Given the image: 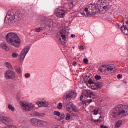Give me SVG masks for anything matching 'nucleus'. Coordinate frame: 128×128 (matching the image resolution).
I'll return each mask as SVG.
<instances>
[{
  "label": "nucleus",
  "mask_w": 128,
  "mask_h": 128,
  "mask_svg": "<svg viewBox=\"0 0 128 128\" xmlns=\"http://www.w3.org/2000/svg\"><path fill=\"white\" fill-rule=\"evenodd\" d=\"M68 8L66 7H60L56 9L55 11V16L59 18H64L66 16V12H68Z\"/></svg>",
  "instance_id": "423d86ee"
},
{
  "label": "nucleus",
  "mask_w": 128,
  "mask_h": 128,
  "mask_svg": "<svg viewBox=\"0 0 128 128\" xmlns=\"http://www.w3.org/2000/svg\"><path fill=\"white\" fill-rule=\"evenodd\" d=\"M95 78L96 80H102V76H96Z\"/></svg>",
  "instance_id": "f704fd0d"
},
{
  "label": "nucleus",
  "mask_w": 128,
  "mask_h": 128,
  "mask_svg": "<svg viewBox=\"0 0 128 128\" xmlns=\"http://www.w3.org/2000/svg\"><path fill=\"white\" fill-rule=\"evenodd\" d=\"M44 122L42 120H39L36 118L32 119V126H42Z\"/></svg>",
  "instance_id": "2eb2a0df"
},
{
  "label": "nucleus",
  "mask_w": 128,
  "mask_h": 128,
  "mask_svg": "<svg viewBox=\"0 0 128 128\" xmlns=\"http://www.w3.org/2000/svg\"><path fill=\"white\" fill-rule=\"evenodd\" d=\"M0 122H2L4 124H10L12 121H10V118L6 116H3L0 118Z\"/></svg>",
  "instance_id": "4468645a"
},
{
  "label": "nucleus",
  "mask_w": 128,
  "mask_h": 128,
  "mask_svg": "<svg viewBox=\"0 0 128 128\" xmlns=\"http://www.w3.org/2000/svg\"><path fill=\"white\" fill-rule=\"evenodd\" d=\"M74 106V104L72 102L68 103L66 106V110L68 112H72V106Z\"/></svg>",
  "instance_id": "a211bd4d"
},
{
  "label": "nucleus",
  "mask_w": 128,
  "mask_h": 128,
  "mask_svg": "<svg viewBox=\"0 0 128 128\" xmlns=\"http://www.w3.org/2000/svg\"><path fill=\"white\" fill-rule=\"evenodd\" d=\"M100 128H108V126H104L103 124L100 125Z\"/></svg>",
  "instance_id": "79ce46f5"
},
{
  "label": "nucleus",
  "mask_w": 128,
  "mask_h": 128,
  "mask_svg": "<svg viewBox=\"0 0 128 128\" xmlns=\"http://www.w3.org/2000/svg\"><path fill=\"white\" fill-rule=\"evenodd\" d=\"M51 22H52V20H51Z\"/></svg>",
  "instance_id": "603ef678"
},
{
  "label": "nucleus",
  "mask_w": 128,
  "mask_h": 128,
  "mask_svg": "<svg viewBox=\"0 0 128 128\" xmlns=\"http://www.w3.org/2000/svg\"><path fill=\"white\" fill-rule=\"evenodd\" d=\"M30 46H28L22 50L20 56V62H24V60L26 58V56L28 54V52H30Z\"/></svg>",
  "instance_id": "6e6552de"
},
{
  "label": "nucleus",
  "mask_w": 128,
  "mask_h": 128,
  "mask_svg": "<svg viewBox=\"0 0 128 128\" xmlns=\"http://www.w3.org/2000/svg\"><path fill=\"white\" fill-rule=\"evenodd\" d=\"M99 70L100 72H104L106 76H110V74H112L116 72V66L114 64L110 65L108 67L104 65L102 66L99 68Z\"/></svg>",
  "instance_id": "39448f33"
},
{
  "label": "nucleus",
  "mask_w": 128,
  "mask_h": 128,
  "mask_svg": "<svg viewBox=\"0 0 128 128\" xmlns=\"http://www.w3.org/2000/svg\"><path fill=\"white\" fill-rule=\"evenodd\" d=\"M88 82L90 84H94V79L93 78H90L88 80Z\"/></svg>",
  "instance_id": "b1692460"
},
{
  "label": "nucleus",
  "mask_w": 128,
  "mask_h": 128,
  "mask_svg": "<svg viewBox=\"0 0 128 128\" xmlns=\"http://www.w3.org/2000/svg\"><path fill=\"white\" fill-rule=\"evenodd\" d=\"M44 30V28L41 27V28H36L35 32H42V30Z\"/></svg>",
  "instance_id": "cd10ccee"
},
{
  "label": "nucleus",
  "mask_w": 128,
  "mask_h": 128,
  "mask_svg": "<svg viewBox=\"0 0 128 128\" xmlns=\"http://www.w3.org/2000/svg\"><path fill=\"white\" fill-rule=\"evenodd\" d=\"M122 121L119 120L116 122V128H120V126H122Z\"/></svg>",
  "instance_id": "4be33fe9"
},
{
  "label": "nucleus",
  "mask_w": 128,
  "mask_h": 128,
  "mask_svg": "<svg viewBox=\"0 0 128 128\" xmlns=\"http://www.w3.org/2000/svg\"><path fill=\"white\" fill-rule=\"evenodd\" d=\"M118 78V80H121V78H122V74H118L117 76Z\"/></svg>",
  "instance_id": "ea45409f"
},
{
  "label": "nucleus",
  "mask_w": 128,
  "mask_h": 128,
  "mask_svg": "<svg viewBox=\"0 0 128 128\" xmlns=\"http://www.w3.org/2000/svg\"><path fill=\"white\" fill-rule=\"evenodd\" d=\"M100 120L98 119V120H95L94 121V122H100Z\"/></svg>",
  "instance_id": "de8ad7c7"
},
{
  "label": "nucleus",
  "mask_w": 128,
  "mask_h": 128,
  "mask_svg": "<svg viewBox=\"0 0 128 128\" xmlns=\"http://www.w3.org/2000/svg\"><path fill=\"white\" fill-rule=\"evenodd\" d=\"M73 48H74V47Z\"/></svg>",
  "instance_id": "864d4df0"
},
{
  "label": "nucleus",
  "mask_w": 128,
  "mask_h": 128,
  "mask_svg": "<svg viewBox=\"0 0 128 128\" xmlns=\"http://www.w3.org/2000/svg\"><path fill=\"white\" fill-rule=\"evenodd\" d=\"M84 62L86 64H88V58H84Z\"/></svg>",
  "instance_id": "4c0bfd02"
},
{
  "label": "nucleus",
  "mask_w": 128,
  "mask_h": 128,
  "mask_svg": "<svg viewBox=\"0 0 128 128\" xmlns=\"http://www.w3.org/2000/svg\"><path fill=\"white\" fill-rule=\"evenodd\" d=\"M72 110L73 112H78L76 106H74V105H73Z\"/></svg>",
  "instance_id": "473e14b6"
},
{
  "label": "nucleus",
  "mask_w": 128,
  "mask_h": 128,
  "mask_svg": "<svg viewBox=\"0 0 128 128\" xmlns=\"http://www.w3.org/2000/svg\"><path fill=\"white\" fill-rule=\"evenodd\" d=\"M94 85L96 86L97 88H100L102 86V84H100V83L95 84Z\"/></svg>",
  "instance_id": "c756f323"
},
{
  "label": "nucleus",
  "mask_w": 128,
  "mask_h": 128,
  "mask_svg": "<svg viewBox=\"0 0 128 128\" xmlns=\"http://www.w3.org/2000/svg\"><path fill=\"white\" fill-rule=\"evenodd\" d=\"M103 8L106 12H108L110 10V3L108 2L106 5L104 6Z\"/></svg>",
  "instance_id": "5701e85b"
},
{
  "label": "nucleus",
  "mask_w": 128,
  "mask_h": 128,
  "mask_svg": "<svg viewBox=\"0 0 128 128\" xmlns=\"http://www.w3.org/2000/svg\"><path fill=\"white\" fill-rule=\"evenodd\" d=\"M12 58H18V54L16 53H13L12 54Z\"/></svg>",
  "instance_id": "c9c22d12"
},
{
  "label": "nucleus",
  "mask_w": 128,
  "mask_h": 128,
  "mask_svg": "<svg viewBox=\"0 0 128 128\" xmlns=\"http://www.w3.org/2000/svg\"><path fill=\"white\" fill-rule=\"evenodd\" d=\"M64 118H66V116H64V114H62L60 116V120H64Z\"/></svg>",
  "instance_id": "58836bf2"
},
{
  "label": "nucleus",
  "mask_w": 128,
  "mask_h": 128,
  "mask_svg": "<svg viewBox=\"0 0 128 128\" xmlns=\"http://www.w3.org/2000/svg\"><path fill=\"white\" fill-rule=\"evenodd\" d=\"M59 40H60V42H62V38H60L59 39Z\"/></svg>",
  "instance_id": "8fccbe9b"
},
{
  "label": "nucleus",
  "mask_w": 128,
  "mask_h": 128,
  "mask_svg": "<svg viewBox=\"0 0 128 128\" xmlns=\"http://www.w3.org/2000/svg\"><path fill=\"white\" fill-rule=\"evenodd\" d=\"M6 68H8L9 70H14V68H12V64L8 62H6Z\"/></svg>",
  "instance_id": "412c9836"
},
{
  "label": "nucleus",
  "mask_w": 128,
  "mask_h": 128,
  "mask_svg": "<svg viewBox=\"0 0 128 128\" xmlns=\"http://www.w3.org/2000/svg\"><path fill=\"white\" fill-rule=\"evenodd\" d=\"M99 2L102 4V2H104V0H99Z\"/></svg>",
  "instance_id": "09e8293b"
},
{
  "label": "nucleus",
  "mask_w": 128,
  "mask_h": 128,
  "mask_svg": "<svg viewBox=\"0 0 128 128\" xmlns=\"http://www.w3.org/2000/svg\"><path fill=\"white\" fill-rule=\"evenodd\" d=\"M80 14L88 18L92 16L94 14H100V9L98 8V5L96 4H91L88 6V8H85L83 10H81Z\"/></svg>",
  "instance_id": "f03ea898"
},
{
  "label": "nucleus",
  "mask_w": 128,
  "mask_h": 128,
  "mask_svg": "<svg viewBox=\"0 0 128 128\" xmlns=\"http://www.w3.org/2000/svg\"><path fill=\"white\" fill-rule=\"evenodd\" d=\"M8 108L10 110H12V112H14V108L12 105L10 104H8Z\"/></svg>",
  "instance_id": "bb28decb"
},
{
  "label": "nucleus",
  "mask_w": 128,
  "mask_h": 128,
  "mask_svg": "<svg viewBox=\"0 0 128 128\" xmlns=\"http://www.w3.org/2000/svg\"><path fill=\"white\" fill-rule=\"evenodd\" d=\"M76 94L74 92H67L66 95L64 96V100H68V98H76Z\"/></svg>",
  "instance_id": "9b49d317"
},
{
  "label": "nucleus",
  "mask_w": 128,
  "mask_h": 128,
  "mask_svg": "<svg viewBox=\"0 0 128 128\" xmlns=\"http://www.w3.org/2000/svg\"><path fill=\"white\" fill-rule=\"evenodd\" d=\"M124 22V25L127 26L128 28V20L127 22L124 20L123 22Z\"/></svg>",
  "instance_id": "a19ab883"
},
{
  "label": "nucleus",
  "mask_w": 128,
  "mask_h": 128,
  "mask_svg": "<svg viewBox=\"0 0 128 128\" xmlns=\"http://www.w3.org/2000/svg\"><path fill=\"white\" fill-rule=\"evenodd\" d=\"M34 116H39L40 118H42L43 116H46V114L44 113L40 114L37 112H34Z\"/></svg>",
  "instance_id": "aec40b11"
},
{
  "label": "nucleus",
  "mask_w": 128,
  "mask_h": 128,
  "mask_svg": "<svg viewBox=\"0 0 128 128\" xmlns=\"http://www.w3.org/2000/svg\"><path fill=\"white\" fill-rule=\"evenodd\" d=\"M21 106L23 108L24 110H26L27 112L32 110V106L28 103L22 102L21 103Z\"/></svg>",
  "instance_id": "f8f14e48"
},
{
  "label": "nucleus",
  "mask_w": 128,
  "mask_h": 128,
  "mask_svg": "<svg viewBox=\"0 0 128 128\" xmlns=\"http://www.w3.org/2000/svg\"><path fill=\"white\" fill-rule=\"evenodd\" d=\"M1 48H2V50H6V52H9L10 50V48L8 47V46L6 43H3L1 44Z\"/></svg>",
  "instance_id": "6ab92c4d"
},
{
  "label": "nucleus",
  "mask_w": 128,
  "mask_h": 128,
  "mask_svg": "<svg viewBox=\"0 0 128 128\" xmlns=\"http://www.w3.org/2000/svg\"><path fill=\"white\" fill-rule=\"evenodd\" d=\"M77 64H78V62H74L73 66H76Z\"/></svg>",
  "instance_id": "c03bdc74"
},
{
  "label": "nucleus",
  "mask_w": 128,
  "mask_h": 128,
  "mask_svg": "<svg viewBox=\"0 0 128 128\" xmlns=\"http://www.w3.org/2000/svg\"><path fill=\"white\" fill-rule=\"evenodd\" d=\"M74 6V2H72L71 3L69 4L68 5V8L69 10H72Z\"/></svg>",
  "instance_id": "393cba45"
},
{
  "label": "nucleus",
  "mask_w": 128,
  "mask_h": 128,
  "mask_svg": "<svg viewBox=\"0 0 128 128\" xmlns=\"http://www.w3.org/2000/svg\"><path fill=\"white\" fill-rule=\"evenodd\" d=\"M92 102V100L82 101V104H83V106H90V104H91V102Z\"/></svg>",
  "instance_id": "f3484780"
},
{
  "label": "nucleus",
  "mask_w": 128,
  "mask_h": 128,
  "mask_svg": "<svg viewBox=\"0 0 128 128\" xmlns=\"http://www.w3.org/2000/svg\"><path fill=\"white\" fill-rule=\"evenodd\" d=\"M54 116H56L58 118L60 116V112L55 111L54 113Z\"/></svg>",
  "instance_id": "c85d7f7f"
},
{
  "label": "nucleus",
  "mask_w": 128,
  "mask_h": 128,
  "mask_svg": "<svg viewBox=\"0 0 128 128\" xmlns=\"http://www.w3.org/2000/svg\"><path fill=\"white\" fill-rule=\"evenodd\" d=\"M84 98V95H82L81 96H80V100L82 102Z\"/></svg>",
  "instance_id": "37998d69"
},
{
  "label": "nucleus",
  "mask_w": 128,
  "mask_h": 128,
  "mask_svg": "<svg viewBox=\"0 0 128 128\" xmlns=\"http://www.w3.org/2000/svg\"><path fill=\"white\" fill-rule=\"evenodd\" d=\"M100 110V108L94 109V115L98 116V112H99Z\"/></svg>",
  "instance_id": "a878e982"
},
{
  "label": "nucleus",
  "mask_w": 128,
  "mask_h": 128,
  "mask_svg": "<svg viewBox=\"0 0 128 128\" xmlns=\"http://www.w3.org/2000/svg\"><path fill=\"white\" fill-rule=\"evenodd\" d=\"M112 116L115 120H120L128 116V106L119 104L114 108L112 112Z\"/></svg>",
  "instance_id": "f257e3e1"
},
{
  "label": "nucleus",
  "mask_w": 128,
  "mask_h": 128,
  "mask_svg": "<svg viewBox=\"0 0 128 128\" xmlns=\"http://www.w3.org/2000/svg\"><path fill=\"white\" fill-rule=\"evenodd\" d=\"M84 94L86 98H92V100H95L96 98V93L92 92L90 90H85Z\"/></svg>",
  "instance_id": "0eeeda50"
},
{
  "label": "nucleus",
  "mask_w": 128,
  "mask_h": 128,
  "mask_svg": "<svg viewBox=\"0 0 128 128\" xmlns=\"http://www.w3.org/2000/svg\"><path fill=\"white\" fill-rule=\"evenodd\" d=\"M36 104H38L40 108H42V106L48 108V103L46 101L37 102Z\"/></svg>",
  "instance_id": "dca6fc26"
},
{
  "label": "nucleus",
  "mask_w": 128,
  "mask_h": 128,
  "mask_svg": "<svg viewBox=\"0 0 128 128\" xmlns=\"http://www.w3.org/2000/svg\"><path fill=\"white\" fill-rule=\"evenodd\" d=\"M6 80H12L16 78V73L12 71L8 70L5 74Z\"/></svg>",
  "instance_id": "ddd939ff"
},
{
  "label": "nucleus",
  "mask_w": 128,
  "mask_h": 128,
  "mask_svg": "<svg viewBox=\"0 0 128 128\" xmlns=\"http://www.w3.org/2000/svg\"><path fill=\"white\" fill-rule=\"evenodd\" d=\"M16 70L18 74H22V70H21L20 68H16Z\"/></svg>",
  "instance_id": "72a5a7b5"
},
{
  "label": "nucleus",
  "mask_w": 128,
  "mask_h": 128,
  "mask_svg": "<svg viewBox=\"0 0 128 128\" xmlns=\"http://www.w3.org/2000/svg\"><path fill=\"white\" fill-rule=\"evenodd\" d=\"M71 38H76V35L72 34Z\"/></svg>",
  "instance_id": "49530a36"
},
{
  "label": "nucleus",
  "mask_w": 128,
  "mask_h": 128,
  "mask_svg": "<svg viewBox=\"0 0 128 128\" xmlns=\"http://www.w3.org/2000/svg\"><path fill=\"white\" fill-rule=\"evenodd\" d=\"M80 50H84V46H81L80 48Z\"/></svg>",
  "instance_id": "a18cd8bd"
},
{
  "label": "nucleus",
  "mask_w": 128,
  "mask_h": 128,
  "mask_svg": "<svg viewBox=\"0 0 128 128\" xmlns=\"http://www.w3.org/2000/svg\"><path fill=\"white\" fill-rule=\"evenodd\" d=\"M6 38L7 42L10 46H12L14 48H20L22 41L20 37L16 33H8L6 36Z\"/></svg>",
  "instance_id": "7ed1b4c3"
},
{
  "label": "nucleus",
  "mask_w": 128,
  "mask_h": 128,
  "mask_svg": "<svg viewBox=\"0 0 128 128\" xmlns=\"http://www.w3.org/2000/svg\"><path fill=\"white\" fill-rule=\"evenodd\" d=\"M25 78H30V74H26Z\"/></svg>",
  "instance_id": "e433bc0d"
},
{
  "label": "nucleus",
  "mask_w": 128,
  "mask_h": 128,
  "mask_svg": "<svg viewBox=\"0 0 128 128\" xmlns=\"http://www.w3.org/2000/svg\"><path fill=\"white\" fill-rule=\"evenodd\" d=\"M32 108H34V106H32Z\"/></svg>",
  "instance_id": "3c124183"
},
{
  "label": "nucleus",
  "mask_w": 128,
  "mask_h": 128,
  "mask_svg": "<svg viewBox=\"0 0 128 128\" xmlns=\"http://www.w3.org/2000/svg\"><path fill=\"white\" fill-rule=\"evenodd\" d=\"M63 106H62V103H59L58 106V110H62Z\"/></svg>",
  "instance_id": "7c9ffc66"
},
{
  "label": "nucleus",
  "mask_w": 128,
  "mask_h": 128,
  "mask_svg": "<svg viewBox=\"0 0 128 128\" xmlns=\"http://www.w3.org/2000/svg\"><path fill=\"white\" fill-rule=\"evenodd\" d=\"M118 28L126 36H128V26L124 24V22H120L118 24Z\"/></svg>",
  "instance_id": "1a4fd4ad"
},
{
  "label": "nucleus",
  "mask_w": 128,
  "mask_h": 128,
  "mask_svg": "<svg viewBox=\"0 0 128 128\" xmlns=\"http://www.w3.org/2000/svg\"><path fill=\"white\" fill-rule=\"evenodd\" d=\"M59 34H61V38L64 40V42L66 44V38H68V32H66V29H63L59 32Z\"/></svg>",
  "instance_id": "9d476101"
},
{
  "label": "nucleus",
  "mask_w": 128,
  "mask_h": 128,
  "mask_svg": "<svg viewBox=\"0 0 128 128\" xmlns=\"http://www.w3.org/2000/svg\"><path fill=\"white\" fill-rule=\"evenodd\" d=\"M20 14L18 12H16L15 14L14 12H8L5 18V21L8 19L9 22H10L11 24H14V22H18L20 18Z\"/></svg>",
  "instance_id": "20e7f679"
},
{
  "label": "nucleus",
  "mask_w": 128,
  "mask_h": 128,
  "mask_svg": "<svg viewBox=\"0 0 128 128\" xmlns=\"http://www.w3.org/2000/svg\"><path fill=\"white\" fill-rule=\"evenodd\" d=\"M71 116L70 114H68L66 118V120H70Z\"/></svg>",
  "instance_id": "2f4dec72"
}]
</instances>
